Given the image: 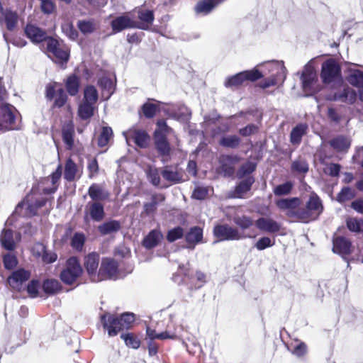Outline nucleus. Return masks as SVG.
I'll list each match as a JSON object with an SVG mask.
<instances>
[{"label":"nucleus","instance_id":"obj_1","mask_svg":"<svg viewBox=\"0 0 363 363\" xmlns=\"http://www.w3.org/2000/svg\"><path fill=\"white\" fill-rule=\"evenodd\" d=\"M323 206L320 198L313 193L309 196L308 201L304 206H301L300 222L308 223L316 220L322 213Z\"/></svg>","mask_w":363,"mask_h":363},{"label":"nucleus","instance_id":"obj_2","mask_svg":"<svg viewBox=\"0 0 363 363\" xmlns=\"http://www.w3.org/2000/svg\"><path fill=\"white\" fill-rule=\"evenodd\" d=\"M302 89L306 96L313 95L322 89L318 81L316 72L311 62L307 63L301 76Z\"/></svg>","mask_w":363,"mask_h":363},{"label":"nucleus","instance_id":"obj_3","mask_svg":"<svg viewBox=\"0 0 363 363\" xmlns=\"http://www.w3.org/2000/svg\"><path fill=\"white\" fill-rule=\"evenodd\" d=\"M272 75L259 83L262 89H267L284 83L286 76V69L283 62L273 61L265 65Z\"/></svg>","mask_w":363,"mask_h":363},{"label":"nucleus","instance_id":"obj_4","mask_svg":"<svg viewBox=\"0 0 363 363\" xmlns=\"http://www.w3.org/2000/svg\"><path fill=\"white\" fill-rule=\"evenodd\" d=\"M320 78L325 84H342L341 68L335 60L330 58L323 62Z\"/></svg>","mask_w":363,"mask_h":363},{"label":"nucleus","instance_id":"obj_5","mask_svg":"<svg viewBox=\"0 0 363 363\" xmlns=\"http://www.w3.org/2000/svg\"><path fill=\"white\" fill-rule=\"evenodd\" d=\"M45 50L49 57L56 63H66L69 57V49L57 40L49 38L45 40Z\"/></svg>","mask_w":363,"mask_h":363},{"label":"nucleus","instance_id":"obj_6","mask_svg":"<svg viewBox=\"0 0 363 363\" xmlns=\"http://www.w3.org/2000/svg\"><path fill=\"white\" fill-rule=\"evenodd\" d=\"M278 208L284 212L287 217L294 221L300 222V209L302 205L301 199L298 197L281 199L276 201Z\"/></svg>","mask_w":363,"mask_h":363},{"label":"nucleus","instance_id":"obj_7","mask_svg":"<svg viewBox=\"0 0 363 363\" xmlns=\"http://www.w3.org/2000/svg\"><path fill=\"white\" fill-rule=\"evenodd\" d=\"M263 74L257 69L246 70L225 79L224 85L226 88H236L247 81L254 82L262 78Z\"/></svg>","mask_w":363,"mask_h":363},{"label":"nucleus","instance_id":"obj_8","mask_svg":"<svg viewBox=\"0 0 363 363\" xmlns=\"http://www.w3.org/2000/svg\"><path fill=\"white\" fill-rule=\"evenodd\" d=\"M82 272V267L78 259L72 257L67 260L65 268L60 273V279L65 284L71 285L81 276Z\"/></svg>","mask_w":363,"mask_h":363},{"label":"nucleus","instance_id":"obj_9","mask_svg":"<svg viewBox=\"0 0 363 363\" xmlns=\"http://www.w3.org/2000/svg\"><path fill=\"white\" fill-rule=\"evenodd\" d=\"M101 323L110 337L116 336L121 330H123L122 323L116 315L105 313L101 315Z\"/></svg>","mask_w":363,"mask_h":363},{"label":"nucleus","instance_id":"obj_10","mask_svg":"<svg viewBox=\"0 0 363 363\" xmlns=\"http://www.w3.org/2000/svg\"><path fill=\"white\" fill-rule=\"evenodd\" d=\"M214 235L219 240H238L245 238L242 236L238 229L233 228L228 225H218L213 229Z\"/></svg>","mask_w":363,"mask_h":363},{"label":"nucleus","instance_id":"obj_11","mask_svg":"<svg viewBox=\"0 0 363 363\" xmlns=\"http://www.w3.org/2000/svg\"><path fill=\"white\" fill-rule=\"evenodd\" d=\"M0 114L1 116V126L4 129H16V118L18 111L16 108L10 104H4L0 108Z\"/></svg>","mask_w":363,"mask_h":363},{"label":"nucleus","instance_id":"obj_12","mask_svg":"<svg viewBox=\"0 0 363 363\" xmlns=\"http://www.w3.org/2000/svg\"><path fill=\"white\" fill-rule=\"evenodd\" d=\"M99 263V255L96 252L89 253L84 257V267L93 282L100 281L99 270L97 272Z\"/></svg>","mask_w":363,"mask_h":363},{"label":"nucleus","instance_id":"obj_13","mask_svg":"<svg viewBox=\"0 0 363 363\" xmlns=\"http://www.w3.org/2000/svg\"><path fill=\"white\" fill-rule=\"evenodd\" d=\"M164 112L169 118L183 123H188L191 117V110L184 105H180L177 108L167 106V108H164Z\"/></svg>","mask_w":363,"mask_h":363},{"label":"nucleus","instance_id":"obj_14","mask_svg":"<svg viewBox=\"0 0 363 363\" xmlns=\"http://www.w3.org/2000/svg\"><path fill=\"white\" fill-rule=\"evenodd\" d=\"M160 174L164 179L172 184H179L185 181L184 171L177 164L165 166Z\"/></svg>","mask_w":363,"mask_h":363},{"label":"nucleus","instance_id":"obj_15","mask_svg":"<svg viewBox=\"0 0 363 363\" xmlns=\"http://www.w3.org/2000/svg\"><path fill=\"white\" fill-rule=\"evenodd\" d=\"M118 271V263L113 259L104 258L99 268L100 281L106 279L113 278Z\"/></svg>","mask_w":363,"mask_h":363},{"label":"nucleus","instance_id":"obj_16","mask_svg":"<svg viewBox=\"0 0 363 363\" xmlns=\"http://www.w3.org/2000/svg\"><path fill=\"white\" fill-rule=\"evenodd\" d=\"M28 271L23 269H18L8 278V283L13 289L21 291L24 289L23 284L30 278Z\"/></svg>","mask_w":363,"mask_h":363},{"label":"nucleus","instance_id":"obj_17","mask_svg":"<svg viewBox=\"0 0 363 363\" xmlns=\"http://www.w3.org/2000/svg\"><path fill=\"white\" fill-rule=\"evenodd\" d=\"M85 220L89 215L93 220L99 222L104 218V206L99 202H88L85 207Z\"/></svg>","mask_w":363,"mask_h":363},{"label":"nucleus","instance_id":"obj_18","mask_svg":"<svg viewBox=\"0 0 363 363\" xmlns=\"http://www.w3.org/2000/svg\"><path fill=\"white\" fill-rule=\"evenodd\" d=\"M220 172L225 177L233 176L235 173V166L238 163L236 156L222 155L220 157Z\"/></svg>","mask_w":363,"mask_h":363},{"label":"nucleus","instance_id":"obj_19","mask_svg":"<svg viewBox=\"0 0 363 363\" xmlns=\"http://www.w3.org/2000/svg\"><path fill=\"white\" fill-rule=\"evenodd\" d=\"M27 37L34 43H43L42 46L45 47L47 37L45 32L40 28L28 24L25 28Z\"/></svg>","mask_w":363,"mask_h":363},{"label":"nucleus","instance_id":"obj_20","mask_svg":"<svg viewBox=\"0 0 363 363\" xmlns=\"http://www.w3.org/2000/svg\"><path fill=\"white\" fill-rule=\"evenodd\" d=\"M29 198L30 196H28L21 203L17 205L15 210L16 213H20V209L25 208L28 211V215L34 216L36 214L37 210L43 206L47 201L45 199H40L35 203H30Z\"/></svg>","mask_w":363,"mask_h":363},{"label":"nucleus","instance_id":"obj_21","mask_svg":"<svg viewBox=\"0 0 363 363\" xmlns=\"http://www.w3.org/2000/svg\"><path fill=\"white\" fill-rule=\"evenodd\" d=\"M255 225L259 230L269 233H277L281 229L280 223L270 218H259L255 221Z\"/></svg>","mask_w":363,"mask_h":363},{"label":"nucleus","instance_id":"obj_22","mask_svg":"<svg viewBox=\"0 0 363 363\" xmlns=\"http://www.w3.org/2000/svg\"><path fill=\"white\" fill-rule=\"evenodd\" d=\"M167 105L160 102V101H155L152 102L150 99H149L146 103H145L142 106V111L144 116L147 118H153L156 113L159 111H163L164 108H167Z\"/></svg>","mask_w":363,"mask_h":363},{"label":"nucleus","instance_id":"obj_23","mask_svg":"<svg viewBox=\"0 0 363 363\" xmlns=\"http://www.w3.org/2000/svg\"><path fill=\"white\" fill-rule=\"evenodd\" d=\"M352 244L345 237L339 236L333 240V250L340 255H348L351 252Z\"/></svg>","mask_w":363,"mask_h":363},{"label":"nucleus","instance_id":"obj_24","mask_svg":"<svg viewBox=\"0 0 363 363\" xmlns=\"http://www.w3.org/2000/svg\"><path fill=\"white\" fill-rule=\"evenodd\" d=\"M111 26L113 30L118 33L126 28L135 27V23L128 16H121L112 21Z\"/></svg>","mask_w":363,"mask_h":363},{"label":"nucleus","instance_id":"obj_25","mask_svg":"<svg viewBox=\"0 0 363 363\" xmlns=\"http://www.w3.org/2000/svg\"><path fill=\"white\" fill-rule=\"evenodd\" d=\"M89 196L94 201L99 202L108 198L109 193L98 184H91L88 190Z\"/></svg>","mask_w":363,"mask_h":363},{"label":"nucleus","instance_id":"obj_26","mask_svg":"<svg viewBox=\"0 0 363 363\" xmlns=\"http://www.w3.org/2000/svg\"><path fill=\"white\" fill-rule=\"evenodd\" d=\"M62 177V166L58 165L56 170L52 173V174L46 179L47 182H50L52 184L51 188H45L43 189V193L45 194H51L55 193L57 188H58V184L60 182V179Z\"/></svg>","mask_w":363,"mask_h":363},{"label":"nucleus","instance_id":"obj_27","mask_svg":"<svg viewBox=\"0 0 363 363\" xmlns=\"http://www.w3.org/2000/svg\"><path fill=\"white\" fill-rule=\"evenodd\" d=\"M162 238V234L160 230H152L145 237L143 245L147 249H152L159 244Z\"/></svg>","mask_w":363,"mask_h":363},{"label":"nucleus","instance_id":"obj_28","mask_svg":"<svg viewBox=\"0 0 363 363\" xmlns=\"http://www.w3.org/2000/svg\"><path fill=\"white\" fill-rule=\"evenodd\" d=\"M356 96V92L352 88L345 86L341 93H335L334 94L333 99L352 104L354 102Z\"/></svg>","mask_w":363,"mask_h":363},{"label":"nucleus","instance_id":"obj_29","mask_svg":"<svg viewBox=\"0 0 363 363\" xmlns=\"http://www.w3.org/2000/svg\"><path fill=\"white\" fill-rule=\"evenodd\" d=\"M0 242L4 248L13 250L16 246L13 232L9 229H4L0 235Z\"/></svg>","mask_w":363,"mask_h":363},{"label":"nucleus","instance_id":"obj_30","mask_svg":"<svg viewBox=\"0 0 363 363\" xmlns=\"http://www.w3.org/2000/svg\"><path fill=\"white\" fill-rule=\"evenodd\" d=\"M138 18L140 21L139 28L147 30L152 26L154 21L153 11L150 10H140L138 12Z\"/></svg>","mask_w":363,"mask_h":363},{"label":"nucleus","instance_id":"obj_31","mask_svg":"<svg viewBox=\"0 0 363 363\" xmlns=\"http://www.w3.org/2000/svg\"><path fill=\"white\" fill-rule=\"evenodd\" d=\"M219 2L218 0H202L196 5L195 11L197 13L206 15L209 13Z\"/></svg>","mask_w":363,"mask_h":363},{"label":"nucleus","instance_id":"obj_32","mask_svg":"<svg viewBox=\"0 0 363 363\" xmlns=\"http://www.w3.org/2000/svg\"><path fill=\"white\" fill-rule=\"evenodd\" d=\"M255 179L252 177H247L241 181L236 186L235 190V196L238 198H242L244 195L251 189Z\"/></svg>","mask_w":363,"mask_h":363},{"label":"nucleus","instance_id":"obj_33","mask_svg":"<svg viewBox=\"0 0 363 363\" xmlns=\"http://www.w3.org/2000/svg\"><path fill=\"white\" fill-rule=\"evenodd\" d=\"M99 83L102 89V97L106 100L108 99L115 89L113 81L110 78L103 77Z\"/></svg>","mask_w":363,"mask_h":363},{"label":"nucleus","instance_id":"obj_34","mask_svg":"<svg viewBox=\"0 0 363 363\" xmlns=\"http://www.w3.org/2000/svg\"><path fill=\"white\" fill-rule=\"evenodd\" d=\"M172 134H174V130L168 125L165 120L160 119L157 121L154 136H167Z\"/></svg>","mask_w":363,"mask_h":363},{"label":"nucleus","instance_id":"obj_35","mask_svg":"<svg viewBox=\"0 0 363 363\" xmlns=\"http://www.w3.org/2000/svg\"><path fill=\"white\" fill-rule=\"evenodd\" d=\"M203 238L202 229L199 227H194L186 235V240L189 245H193L199 242Z\"/></svg>","mask_w":363,"mask_h":363},{"label":"nucleus","instance_id":"obj_36","mask_svg":"<svg viewBox=\"0 0 363 363\" xmlns=\"http://www.w3.org/2000/svg\"><path fill=\"white\" fill-rule=\"evenodd\" d=\"M121 228L119 222L116 220H110L106 222L98 227L99 233L102 235H108L116 233Z\"/></svg>","mask_w":363,"mask_h":363},{"label":"nucleus","instance_id":"obj_37","mask_svg":"<svg viewBox=\"0 0 363 363\" xmlns=\"http://www.w3.org/2000/svg\"><path fill=\"white\" fill-rule=\"evenodd\" d=\"M95 105L82 101L78 109L79 116L82 119H88L94 115Z\"/></svg>","mask_w":363,"mask_h":363},{"label":"nucleus","instance_id":"obj_38","mask_svg":"<svg viewBox=\"0 0 363 363\" xmlns=\"http://www.w3.org/2000/svg\"><path fill=\"white\" fill-rule=\"evenodd\" d=\"M77 172L76 164L71 160L68 159L65 167L64 178L69 182L75 179Z\"/></svg>","mask_w":363,"mask_h":363},{"label":"nucleus","instance_id":"obj_39","mask_svg":"<svg viewBox=\"0 0 363 363\" xmlns=\"http://www.w3.org/2000/svg\"><path fill=\"white\" fill-rule=\"evenodd\" d=\"M330 143L337 151H345L350 146V140L348 138H333Z\"/></svg>","mask_w":363,"mask_h":363},{"label":"nucleus","instance_id":"obj_40","mask_svg":"<svg viewBox=\"0 0 363 363\" xmlns=\"http://www.w3.org/2000/svg\"><path fill=\"white\" fill-rule=\"evenodd\" d=\"M347 81L354 86L363 87V72L358 69L351 71L347 76Z\"/></svg>","mask_w":363,"mask_h":363},{"label":"nucleus","instance_id":"obj_41","mask_svg":"<svg viewBox=\"0 0 363 363\" xmlns=\"http://www.w3.org/2000/svg\"><path fill=\"white\" fill-rule=\"evenodd\" d=\"M43 289L47 294H55L60 291L61 285L56 279H47L43 284Z\"/></svg>","mask_w":363,"mask_h":363},{"label":"nucleus","instance_id":"obj_42","mask_svg":"<svg viewBox=\"0 0 363 363\" xmlns=\"http://www.w3.org/2000/svg\"><path fill=\"white\" fill-rule=\"evenodd\" d=\"M294 187V183L287 181L281 184L277 185L273 189L275 196H281L289 194Z\"/></svg>","mask_w":363,"mask_h":363},{"label":"nucleus","instance_id":"obj_43","mask_svg":"<svg viewBox=\"0 0 363 363\" xmlns=\"http://www.w3.org/2000/svg\"><path fill=\"white\" fill-rule=\"evenodd\" d=\"M98 100V92L96 88L93 86H88L84 91L83 101L96 104Z\"/></svg>","mask_w":363,"mask_h":363},{"label":"nucleus","instance_id":"obj_44","mask_svg":"<svg viewBox=\"0 0 363 363\" xmlns=\"http://www.w3.org/2000/svg\"><path fill=\"white\" fill-rule=\"evenodd\" d=\"M347 228L354 233L363 232V220L357 218H348L347 219Z\"/></svg>","mask_w":363,"mask_h":363},{"label":"nucleus","instance_id":"obj_45","mask_svg":"<svg viewBox=\"0 0 363 363\" xmlns=\"http://www.w3.org/2000/svg\"><path fill=\"white\" fill-rule=\"evenodd\" d=\"M121 338L129 347L138 349L140 347V341L133 333H123L121 335Z\"/></svg>","mask_w":363,"mask_h":363},{"label":"nucleus","instance_id":"obj_46","mask_svg":"<svg viewBox=\"0 0 363 363\" xmlns=\"http://www.w3.org/2000/svg\"><path fill=\"white\" fill-rule=\"evenodd\" d=\"M77 26L82 33L88 34L96 29V25L92 20H83L78 21Z\"/></svg>","mask_w":363,"mask_h":363},{"label":"nucleus","instance_id":"obj_47","mask_svg":"<svg viewBox=\"0 0 363 363\" xmlns=\"http://www.w3.org/2000/svg\"><path fill=\"white\" fill-rule=\"evenodd\" d=\"M355 196L354 191L348 186L343 187L337 196V201L343 203L351 200Z\"/></svg>","mask_w":363,"mask_h":363},{"label":"nucleus","instance_id":"obj_48","mask_svg":"<svg viewBox=\"0 0 363 363\" xmlns=\"http://www.w3.org/2000/svg\"><path fill=\"white\" fill-rule=\"evenodd\" d=\"M85 240L86 238L83 233H76L72 238L71 245L74 250L82 251Z\"/></svg>","mask_w":363,"mask_h":363},{"label":"nucleus","instance_id":"obj_49","mask_svg":"<svg viewBox=\"0 0 363 363\" xmlns=\"http://www.w3.org/2000/svg\"><path fill=\"white\" fill-rule=\"evenodd\" d=\"M148 138H125V143L129 146L135 145L140 148H145L148 145Z\"/></svg>","mask_w":363,"mask_h":363},{"label":"nucleus","instance_id":"obj_50","mask_svg":"<svg viewBox=\"0 0 363 363\" xmlns=\"http://www.w3.org/2000/svg\"><path fill=\"white\" fill-rule=\"evenodd\" d=\"M66 87L70 95H75L79 90V82L77 78L75 76H70L67 80Z\"/></svg>","mask_w":363,"mask_h":363},{"label":"nucleus","instance_id":"obj_51","mask_svg":"<svg viewBox=\"0 0 363 363\" xmlns=\"http://www.w3.org/2000/svg\"><path fill=\"white\" fill-rule=\"evenodd\" d=\"M256 164L252 162H247L244 164L237 172L238 178H242L245 176L251 174L255 171Z\"/></svg>","mask_w":363,"mask_h":363},{"label":"nucleus","instance_id":"obj_52","mask_svg":"<svg viewBox=\"0 0 363 363\" xmlns=\"http://www.w3.org/2000/svg\"><path fill=\"white\" fill-rule=\"evenodd\" d=\"M147 178L154 186H159L160 184V172L155 167H150L147 172Z\"/></svg>","mask_w":363,"mask_h":363},{"label":"nucleus","instance_id":"obj_53","mask_svg":"<svg viewBox=\"0 0 363 363\" xmlns=\"http://www.w3.org/2000/svg\"><path fill=\"white\" fill-rule=\"evenodd\" d=\"M157 150L162 155H168L170 150L169 145L166 138H157L156 142Z\"/></svg>","mask_w":363,"mask_h":363},{"label":"nucleus","instance_id":"obj_54","mask_svg":"<svg viewBox=\"0 0 363 363\" xmlns=\"http://www.w3.org/2000/svg\"><path fill=\"white\" fill-rule=\"evenodd\" d=\"M123 134L124 136H148V133L138 125L133 126L127 132H123Z\"/></svg>","mask_w":363,"mask_h":363},{"label":"nucleus","instance_id":"obj_55","mask_svg":"<svg viewBox=\"0 0 363 363\" xmlns=\"http://www.w3.org/2000/svg\"><path fill=\"white\" fill-rule=\"evenodd\" d=\"M122 328L128 329L135 320V315L132 313H124L120 317Z\"/></svg>","mask_w":363,"mask_h":363},{"label":"nucleus","instance_id":"obj_56","mask_svg":"<svg viewBox=\"0 0 363 363\" xmlns=\"http://www.w3.org/2000/svg\"><path fill=\"white\" fill-rule=\"evenodd\" d=\"M184 235V230L181 227L174 228L168 231L167 239L169 242H172L181 238Z\"/></svg>","mask_w":363,"mask_h":363},{"label":"nucleus","instance_id":"obj_57","mask_svg":"<svg viewBox=\"0 0 363 363\" xmlns=\"http://www.w3.org/2000/svg\"><path fill=\"white\" fill-rule=\"evenodd\" d=\"M234 222L242 229H247L253 225L252 219L247 216H237L234 218Z\"/></svg>","mask_w":363,"mask_h":363},{"label":"nucleus","instance_id":"obj_58","mask_svg":"<svg viewBox=\"0 0 363 363\" xmlns=\"http://www.w3.org/2000/svg\"><path fill=\"white\" fill-rule=\"evenodd\" d=\"M62 30L70 39L74 40L77 36V32L74 28L73 26L69 22L65 23L62 25Z\"/></svg>","mask_w":363,"mask_h":363},{"label":"nucleus","instance_id":"obj_59","mask_svg":"<svg viewBox=\"0 0 363 363\" xmlns=\"http://www.w3.org/2000/svg\"><path fill=\"white\" fill-rule=\"evenodd\" d=\"M3 261L5 268L8 269L14 268L18 263L16 256L10 253L4 256Z\"/></svg>","mask_w":363,"mask_h":363},{"label":"nucleus","instance_id":"obj_60","mask_svg":"<svg viewBox=\"0 0 363 363\" xmlns=\"http://www.w3.org/2000/svg\"><path fill=\"white\" fill-rule=\"evenodd\" d=\"M291 168L299 173H306L308 171V165L304 160H296L293 162Z\"/></svg>","mask_w":363,"mask_h":363},{"label":"nucleus","instance_id":"obj_61","mask_svg":"<svg viewBox=\"0 0 363 363\" xmlns=\"http://www.w3.org/2000/svg\"><path fill=\"white\" fill-rule=\"evenodd\" d=\"M208 194V188L206 186H196L193 192V198L202 200L204 199Z\"/></svg>","mask_w":363,"mask_h":363},{"label":"nucleus","instance_id":"obj_62","mask_svg":"<svg viewBox=\"0 0 363 363\" xmlns=\"http://www.w3.org/2000/svg\"><path fill=\"white\" fill-rule=\"evenodd\" d=\"M41 10L44 13L50 14L55 9V5L51 0H40Z\"/></svg>","mask_w":363,"mask_h":363},{"label":"nucleus","instance_id":"obj_63","mask_svg":"<svg viewBox=\"0 0 363 363\" xmlns=\"http://www.w3.org/2000/svg\"><path fill=\"white\" fill-rule=\"evenodd\" d=\"M274 242L268 237L261 238L255 244V247L258 250H263L267 247H271Z\"/></svg>","mask_w":363,"mask_h":363},{"label":"nucleus","instance_id":"obj_64","mask_svg":"<svg viewBox=\"0 0 363 363\" xmlns=\"http://www.w3.org/2000/svg\"><path fill=\"white\" fill-rule=\"evenodd\" d=\"M27 291L30 297L35 298L38 296L39 289V281L32 280L27 286Z\"/></svg>","mask_w":363,"mask_h":363}]
</instances>
